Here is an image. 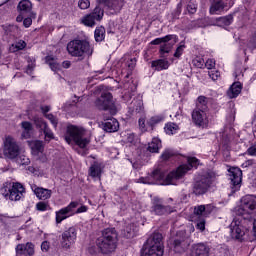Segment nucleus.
I'll return each mask as SVG.
<instances>
[{
	"mask_svg": "<svg viewBox=\"0 0 256 256\" xmlns=\"http://www.w3.org/2000/svg\"><path fill=\"white\" fill-rule=\"evenodd\" d=\"M164 253L163 234L159 232L153 233L141 249V256H163Z\"/></svg>",
	"mask_w": 256,
	"mask_h": 256,
	"instance_id": "nucleus-4",
	"label": "nucleus"
},
{
	"mask_svg": "<svg viewBox=\"0 0 256 256\" xmlns=\"http://www.w3.org/2000/svg\"><path fill=\"white\" fill-rule=\"evenodd\" d=\"M173 245L177 253H181V251H185V244H183V239H175Z\"/></svg>",
	"mask_w": 256,
	"mask_h": 256,
	"instance_id": "nucleus-44",
	"label": "nucleus"
},
{
	"mask_svg": "<svg viewBox=\"0 0 256 256\" xmlns=\"http://www.w3.org/2000/svg\"><path fill=\"white\" fill-rule=\"evenodd\" d=\"M243 221V216H238V218H234L232 223L230 224V235L232 239H243L245 235V229L241 225Z\"/></svg>",
	"mask_w": 256,
	"mask_h": 256,
	"instance_id": "nucleus-16",
	"label": "nucleus"
},
{
	"mask_svg": "<svg viewBox=\"0 0 256 256\" xmlns=\"http://www.w3.org/2000/svg\"><path fill=\"white\" fill-rule=\"evenodd\" d=\"M164 131L167 135H175L179 131V126L175 123H168L164 127Z\"/></svg>",
	"mask_w": 256,
	"mask_h": 256,
	"instance_id": "nucleus-41",
	"label": "nucleus"
},
{
	"mask_svg": "<svg viewBox=\"0 0 256 256\" xmlns=\"http://www.w3.org/2000/svg\"><path fill=\"white\" fill-rule=\"evenodd\" d=\"M67 51L71 57H77L83 61L86 57L93 55V45L87 40H72L67 44Z\"/></svg>",
	"mask_w": 256,
	"mask_h": 256,
	"instance_id": "nucleus-5",
	"label": "nucleus"
},
{
	"mask_svg": "<svg viewBox=\"0 0 256 256\" xmlns=\"http://www.w3.org/2000/svg\"><path fill=\"white\" fill-rule=\"evenodd\" d=\"M215 181V173L213 172H202L195 178L193 185L194 195H205L209 191L211 185Z\"/></svg>",
	"mask_w": 256,
	"mask_h": 256,
	"instance_id": "nucleus-7",
	"label": "nucleus"
},
{
	"mask_svg": "<svg viewBox=\"0 0 256 256\" xmlns=\"http://www.w3.org/2000/svg\"><path fill=\"white\" fill-rule=\"evenodd\" d=\"M77 242V228L69 227L61 234L60 244L63 249H71Z\"/></svg>",
	"mask_w": 256,
	"mask_h": 256,
	"instance_id": "nucleus-10",
	"label": "nucleus"
},
{
	"mask_svg": "<svg viewBox=\"0 0 256 256\" xmlns=\"http://www.w3.org/2000/svg\"><path fill=\"white\" fill-rule=\"evenodd\" d=\"M41 249L42 251H49V242L48 241L42 242Z\"/></svg>",
	"mask_w": 256,
	"mask_h": 256,
	"instance_id": "nucleus-63",
	"label": "nucleus"
},
{
	"mask_svg": "<svg viewBox=\"0 0 256 256\" xmlns=\"http://www.w3.org/2000/svg\"><path fill=\"white\" fill-rule=\"evenodd\" d=\"M243 177V171H241V168H231L230 169V181H231V185L232 187V191L233 193H235V191H239V188L241 187V181Z\"/></svg>",
	"mask_w": 256,
	"mask_h": 256,
	"instance_id": "nucleus-17",
	"label": "nucleus"
},
{
	"mask_svg": "<svg viewBox=\"0 0 256 256\" xmlns=\"http://www.w3.org/2000/svg\"><path fill=\"white\" fill-rule=\"evenodd\" d=\"M215 59L210 58L205 62V67H207L208 69H215Z\"/></svg>",
	"mask_w": 256,
	"mask_h": 256,
	"instance_id": "nucleus-55",
	"label": "nucleus"
},
{
	"mask_svg": "<svg viewBox=\"0 0 256 256\" xmlns=\"http://www.w3.org/2000/svg\"><path fill=\"white\" fill-rule=\"evenodd\" d=\"M183 49H185V45L181 44L175 51L174 53V57H180L181 55H183Z\"/></svg>",
	"mask_w": 256,
	"mask_h": 256,
	"instance_id": "nucleus-56",
	"label": "nucleus"
},
{
	"mask_svg": "<svg viewBox=\"0 0 256 256\" xmlns=\"http://www.w3.org/2000/svg\"><path fill=\"white\" fill-rule=\"evenodd\" d=\"M22 131V139H31V135H33V124L28 121H23L21 123Z\"/></svg>",
	"mask_w": 256,
	"mask_h": 256,
	"instance_id": "nucleus-27",
	"label": "nucleus"
},
{
	"mask_svg": "<svg viewBox=\"0 0 256 256\" xmlns=\"http://www.w3.org/2000/svg\"><path fill=\"white\" fill-rule=\"evenodd\" d=\"M138 125H139V129H140V131H142V133H146V131H149V126L145 123V118H140L138 120Z\"/></svg>",
	"mask_w": 256,
	"mask_h": 256,
	"instance_id": "nucleus-47",
	"label": "nucleus"
},
{
	"mask_svg": "<svg viewBox=\"0 0 256 256\" xmlns=\"http://www.w3.org/2000/svg\"><path fill=\"white\" fill-rule=\"evenodd\" d=\"M33 69H35V66H33V64H29L26 68L27 75H33Z\"/></svg>",
	"mask_w": 256,
	"mask_h": 256,
	"instance_id": "nucleus-62",
	"label": "nucleus"
},
{
	"mask_svg": "<svg viewBox=\"0 0 256 256\" xmlns=\"http://www.w3.org/2000/svg\"><path fill=\"white\" fill-rule=\"evenodd\" d=\"M23 25H24V27H26V28L31 27V25H33V19H31V17L25 18V19L23 20Z\"/></svg>",
	"mask_w": 256,
	"mask_h": 256,
	"instance_id": "nucleus-58",
	"label": "nucleus"
},
{
	"mask_svg": "<svg viewBox=\"0 0 256 256\" xmlns=\"http://www.w3.org/2000/svg\"><path fill=\"white\" fill-rule=\"evenodd\" d=\"M130 109L133 113H141L143 111V100L134 99L130 105Z\"/></svg>",
	"mask_w": 256,
	"mask_h": 256,
	"instance_id": "nucleus-35",
	"label": "nucleus"
},
{
	"mask_svg": "<svg viewBox=\"0 0 256 256\" xmlns=\"http://www.w3.org/2000/svg\"><path fill=\"white\" fill-rule=\"evenodd\" d=\"M46 63L49 65L50 69L57 73L59 69H61V65L57 62V59L53 58L52 56H46Z\"/></svg>",
	"mask_w": 256,
	"mask_h": 256,
	"instance_id": "nucleus-33",
	"label": "nucleus"
},
{
	"mask_svg": "<svg viewBox=\"0 0 256 256\" xmlns=\"http://www.w3.org/2000/svg\"><path fill=\"white\" fill-rule=\"evenodd\" d=\"M64 139L68 145H77L80 149H86L91 143V137L83 126L68 125L64 134Z\"/></svg>",
	"mask_w": 256,
	"mask_h": 256,
	"instance_id": "nucleus-2",
	"label": "nucleus"
},
{
	"mask_svg": "<svg viewBox=\"0 0 256 256\" xmlns=\"http://www.w3.org/2000/svg\"><path fill=\"white\" fill-rule=\"evenodd\" d=\"M209 77L212 79V81H217V79L221 77V73L217 70H212L209 72Z\"/></svg>",
	"mask_w": 256,
	"mask_h": 256,
	"instance_id": "nucleus-53",
	"label": "nucleus"
},
{
	"mask_svg": "<svg viewBox=\"0 0 256 256\" xmlns=\"http://www.w3.org/2000/svg\"><path fill=\"white\" fill-rule=\"evenodd\" d=\"M137 231V226L135 224H128L124 229V237L127 239H131V237H135V232Z\"/></svg>",
	"mask_w": 256,
	"mask_h": 256,
	"instance_id": "nucleus-37",
	"label": "nucleus"
},
{
	"mask_svg": "<svg viewBox=\"0 0 256 256\" xmlns=\"http://www.w3.org/2000/svg\"><path fill=\"white\" fill-rule=\"evenodd\" d=\"M209 207H211L210 205H200V206H196L194 208V213L195 215H207V213H210L209 212Z\"/></svg>",
	"mask_w": 256,
	"mask_h": 256,
	"instance_id": "nucleus-42",
	"label": "nucleus"
},
{
	"mask_svg": "<svg viewBox=\"0 0 256 256\" xmlns=\"http://www.w3.org/2000/svg\"><path fill=\"white\" fill-rule=\"evenodd\" d=\"M106 7L117 13L123 9V0H108V2H106Z\"/></svg>",
	"mask_w": 256,
	"mask_h": 256,
	"instance_id": "nucleus-31",
	"label": "nucleus"
},
{
	"mask_svg": "<svg viewBox=\"0 0 256 256\" xmlns=\"http://www.w3.org/2000/svg\"><path fill=\"white\" fill-rule=\"evenodd\" d=\"M32 190L37 198L42 201H46V199H51L52 191L45 188H39L37 186L32 187Z\"/></svg>",
	"mask_w": 256,
	"mask_h": 256,
	"instance_id": "nucleus-23",
	"label": "nucleus"
},
{
	"mask_svg": "<svg viewBox=\"0 0 256 256\" xmlns=\"http://www.w3.org/2000/svg\"><path fill=\"white\" fill-rule=\"evenodd\" d=\"M136 63H137V60L135 58L130 59V61L128 62L129 69H135Z\"/></svg>",
	"mask_w": 256,
	"mask_h": 256,
	"instance_id": "nucleus-61",
	"label": "nucleus"
},
{
	"mask_svg": "<svg viewBox=\"0 0 256 256\" xmlns=\"http://www.w3.org/2000/svg\"><path fill=\"white\" fill-rule=\"evenodd\" d=\"M104 11L101 7L96 6L92 13L81 18L82 25L86 27H95V23L97 21H101L103 19Z\"/></svg>",
	"mask_w": 256,
	"mask_h": 256,
	"instance_id": "nucleus-14",
	"label": "nucleus"
},
{
	"mask_svg": "<svg viewBox=\"0 0 256 256\" xmlns=\"http://www.w3.org/2000/svg\"><path fill=\"white\" fill-rule=\"evenodd\" d=\"M79 207V202L72 201L64 208L56 211V223H61L65 221V219H69V217H73L75 215V208Z\"/></svg>",
	"mask_w": 256,
	"mask_h": 256,
	"instance_id": "nucleus-13",
	"label": "nucleus"
},
{
	"mask_svg": "<svg viewBox=\"0 0 256 256\" xmlns=\"http://www.w3.org/2000/svg\"><path fill=\"white\" fill-rule=\"evenodd\" d=\"M165 118L162 115H157V116H152L148 121H147V126L150 127L151 131H153V128L155 125H159L161 121H163Z\"/></svg>",
	"mask_w": 256,
	"mask_h": 256,
	"instance_id": "nucleus-39",
	"label": "nucleus"
},
{
	"mask_svg": "<svg viewBox=\"0 0 256 256\" xmlns=\"http://www.w3.org/2000/svg\"><path fill=\"white\" fill-rule=\"evenodd\" d=\"M18 9L23 13H29L33 9V4L29 0H21L18 3Z\"/></svg>",
	"mask_w": 256,
	"mask_h": 256,
	"instance_id": "nucleus-34",
	"label": "nucleus"
},
{
	"mask_svg": "<svg viewBox=\"0 0 256 256\" xmlns=\"http://www.w3.org/2000/svg\"><path fill=\"white\" fill-rule=\"evenodd\" d=\"M175 43H177V41L173 38L162 42L160 46V54L165 55V53H169L173 49V45H175Z\"/></svg>",
	"mask_w": 256,
	"mask_h": 256,
	"instance_id": "nucleus-30",
	"label": "nucleus"
},
{
	"mask_svg": "<svg viewBox=\"0 0 256 256\" xmlns=\"http://www.w3.org/2000/svg\"><path fill=\"white\" fill-rule=\"evenodd\" d=\"M45 117L50 120V123L53 125V127H57V124L59 122L57 121V118L53 114H46Z\"/></svg>",
	"mask_w": 256,
	"mask_h": 256,
	"instance_id": "nucleus-54",
	"label": "nucleus"
},
{
	"mask_svg": "<svg viewBox=\"0 0 256 256\" xmlns=\"http://www.w3.org/2000/svg\"><path fill=\"white\" fill-rule=\"evenodd\" d=\"M163 145L161 144V139L154 137L152 138V141L148 143V148L147 150L150 153H159V149H161Z\"/></svg>",
	"mask_w": 256,
	"mask_h": 256,
	"instance_id": "nucleus-29",
	"label": "nucleus"
},
{
	"mask_svg": "<svg viewBox=\"0 0 256 256\" xmlns=\"http://www.w3.org/2000/svg\"><path fill=\"white\" fill-rule=\"evenodd\" d=\"M89 208L85 205L80 206L77 210H75V215H78L79 213H87Z\"/></svg>",
	"mask_w": 256,
	"mask_h": 256,
	"instance_id": "nucleus-57",
	"label": "nucleus"
},
{
	"mask_svg": "<svg viewBox=\"0 0 256 256\" xmlns=\"http://www.w3.org/2000/svg\"><path fill=\"white\" fill-rule=\"evenodd\" d=\"M173 155H175V152L172 149H165L161 154V159L163 161H167V160L171 159V157H173Z\"/></svg>",
	"mask_w": 256,
	"mask_h": 256,
	"instance_id": "nucleus-46",
	"label": "nucleus"
},
{
	"mask_svg": "<svg viewBox=\"0 0 256 256\" xmlns=\"http://www.w3.org/2000/svg\"><path fill=\"white\" fill-rule=\"evenodd\" d=\"M151 67L155 71H164L165 69H169V61L166 59L155 60L152 61Z\"/></svg>",
	"mask_w": 256,
	"mask_h": 256,
	"instance_id": "nucleus-28",
	"label": "nucleus"
},
{
	"mask_svg": "<svg viewBox=\"0 0 256 256\" xmlns=\"http://www.w3.org/2000/svg\"><path fill=\"white\" fill-rule=\"evenodd\" d=\"M101 173H103V164L95 161L89 168V175L93 179H101Z\"/></svg>",
	"mask_w": 256,
	"mask_h": 256,
	"instance_id": "nucleus-22",
	"label": "nucleus"
},
{
	"mask_svg": "<svg viewBox=\"0 0 256 256\" xmlns=\"http://www.w3.org/2000/svg\"><path fill=\"white\" fill-rule=\"evenodd\" d=\"M253 237L256 238V219L253 221V228H252Z\"/></svg>",
	"mask_w": 256,
	"mask_h": 256,
	"instance_id": "nucleus-64",
	"label": "nucleus"
},
{
	"mask_svg": "<svg viewBox=\"0 0 256 256\" xmlns=\"http://www.w3.org/2000/svg\"><path fill=\"white\" fill-rule=\"evenodd\" d=\"M78 7H79V9H82V10L89 9V7H91V1H89V0H79L78 1Z\"/></svg>",
	"mask_w": 256,
	"mask_h": 256,
	"instance_id": "nucleus-48",
	"label": "nucleus"
},
{
	"mask_svg": "<svg viewBox=\"0 0 256 256\" xmlns=\"http://www.w3.org/2000/svg\"><path fill=\"white\" fill-rule=\"evenodd\" d=\"M159 203H161V199L159 197H154L151 210L154 215H169V213L173 212L170 206H163Z\"/></svg>",
	"mask_w": 256,
	"mask_h": 256,
	"instance_id": "nucleus-19",
	"label": "nucleus"
},
{
	"mask_svg": "<svg viewBox=\"0 0 256 256\" xmlns=\"http://www.w3.org/2000/svg\"><path fill=\"white\" fill-rule=\"evenodd\" d=\"M31 149L34 155H39V153H43V149H44L43 142L39 140L32 142Z\"/></svg>",
	"mask_w": 256,
	"mask_h": 256,
	"instance_id": "nucleus-40",
	"label": "nucleus"
},
{
	"mask_svg": "<svg viewBox=\"0 0 256 256\" xmlns=\"http://www.w3.org/2000/svg\"><path fill=\"white\" fill-rule=\"evenodd\" d=\"M194 110L206 112L209 111V98L199 96L196 100V108Z\"/></svg>",
	"mask_w": 256,
	"mask_h": 256,
	"instance_id": "nucleus-26",
	"label": "nucleus"
},
{
	"mask_svg": "<svg viewBox=\"0 0 256 256\" xmlns=\"http://www.w3.org/2000/svg\"><path fill=\"white\" fill-rule=\"evenodd\" d=\"M248 155H252L256 157V144L252 145L250 148H248Z\"/></svg>",
	"mask_w": 256,
	"mask_h": 256,
	"instance_id": "nucleus-60",
	"label": "nucleus"
},
{
	"mask_svg": "<svg viewBox=\"0 0 256 256\" xmlns=\"http://www.w3.org/2000/svg\"><path fill=\"white\" fill-rule=\"evenodd\" d=\"M96 246L104 255H109L117 249V231L115 228H106L96 240Z\"/></svg>",
	"mask_w": 256,
	"mask_h": 256,
	"instance_id": "nucleus-3",
	"label": "nucleus"
},
{
	"mask_svg": "<svg viewBox=\"0 0 256 256\" xmlns=\"http://www.w3.org/2000/svg\"><path fill=\"white\" fill-rule=\"evenodd\" d=\"M192 120L198 127L205 128L209 125V117L207 116V112L203 110L194 109L192 111Z\"/></svg>",
	"mask_w": 256,
	"mask_h": 256,
	"instance_id": "nucleus-18",
	"label": "nucleus"
},
{
	"mask_svg": "<svg viewBox=\"0 0 256 256\" xmlns=\"http://www.w3.org/2000/svg\"><path fill=\"white\" fill-rule=\"evenodd\" d=\"M33 121L36 128L40 129V131L43 132L45 137L44 141L46 143H49L50 141H52V139H55V134L53 133L51 128H49V125H47V122H45L43 118H40L39 116H35L33 118Z\"/></svg>",
	"mask_w": 256,
	"mask_h": 256,
	"instance_id": "nucleus-15",
	"label": "nucleus"
},
{
	"mask_svg": "<svg viewBox=\"0 0 256 256\" xmlns=\"http://www.w3.org/2000/svg\"><path fill=\"white\" fill-rule=\"evenodd\" d=\"M37 211H47L49 209V204L47 202H38L36 204Z\"/></svg>",
	"mask_w": 256,
	"mask_h": 256,
	"instance_id": "nucleus-51",
	"label": "nucleus"
},
{
	"mask_svg": "<svg viewBox=\"0 0 256 256\" xmlns=\"http://www.w3.org/2000/svg\"><path fill=\"white\" fill-rule=\"evenodd\" d=\"M232 23H233L232 15L217 18V25H219V27H228V25H231Z\"/></svg>",
	"mask_w": 256,
	"mask_h": 256,
	"instance_id": "nucleus-36",
	"label": "nucleus"
},
{
	"mask_svg": "<svg viewBox=\"0 0 256 256\" xmlns=\"http://www.w3.org/2000/svg\"><path fill=\"white\" fill-rule=\"evenodd\" d=\"M21 153V149H19V145L17 144V141L14 140L11 136H6L4 140V155L8 159H16V157H19V154Z\"/></svg>",
	"mask_w": 256,
	"mask_h": 256,
	"instance_id": "nucleus-11",
	"label": "nucleus"
},
{
	"mask_svg": "<svg viewBox=\"0 0 256 256\" xmlns=\"http://www.w3.org/2000/svg\"><path fill=\"white\" fill-rule=\"evenodd\" d=\"M14 47L17 51H23V49L27 47V43L23 40H19L18 42L15 43Z\"/></svg>",
	"mask_w": 256,
	"mask_h": 256,
	"instance_id": "nucleus-52",
	"label": "nucleus"
},
{
	"mask_svg": "<svg viewBox=\"0 0 256 256\" xmlns=\"http://www.w3.org/2000/svg\"><path fill=\"white\" fill-rule=\"evenodd\" d=\"M94 37H95V41H97V43H101V41H104L105 27H103V26L97 27L94 31Z\"/></svg>",
	"mask_w": 256,
	"mask_h": 256,
	"instance_id": "nucleus-38",
	"label": "nucleus"
},
{
	"mask_svg": "<svg viewBox=\"0 0 256 256\" xmlns=\"http://www.w3.org/2000/svg\"><path fill=\"white\" fill-rule=\"evenodd\" d=\"M187 11L188 13H190V15H193L195 13H197V4H195L194 2H189L187 4Z\"/></svg>",
	"mask_w": 256,
	"mask_h": 256,
	"instance_id": "nucleus-49",
	"label": "nucleus"
},
{
	"mask_svg": "<svg viewBox=\"0 0 256 256\" xmlns=\"http://www.w3.org/2000/svg\"><path fill=\"white\" fill-rule=\"evenodd\" d=\"M196 228L199 231H205V221L204 220H200L199 222H197Z\"/></svg>",
	"mask_w": 256,
	"mask_h": 256,
	"instance_id": "nucleus-59",
	"label": "nucleus"
},
{
	"mask_svg": "<svg viewBox=\"0 0 256 256\" xmlns=\"http://www.w3.org/2000/svg\"><path fill=\"white\" fill-rule=\"evenodd\" d=\"M104 130L108 133H115L116 131H119V121L115 118L107 119L104 123Z\"/></svg>",
	"mask_w": 256,
	"mask_h": 256,
	"instance_id": "nucleus-25",
	"label": "nucleus"
},
{
	"mask_svg": "<svg viewBox=\"0 0 256 256\" xmlns=\"http://www.w3.org/2000/svg\"><path fill=\"white\" fill-rule=\"evenodd\" d=\"M235 5V0H213L210 6V15H221L223 11H228Z\"/></svg>",
	"mask_w": 256,
	"mask_h": 256,
	"instance_id": "nucleus-12",
	"label": "nucleus"
},
{
	"mask_svg": "<svg viewBox=\"0 0 256 256\" xmlns=\"http://www.w3.org/2000/svg\"><path fill=\"white\" fill-rule=\"evenodd\" d=\"M199 159L196 157H189L188 164L180 165L176 170L170 172L166 177L165 173L156 169L146 177L139 178V183L144 185H175V181L181 179L187 171H191L193 167L197 168Z\"/></svg>",
	"mask_w": 256,
	"mask_h": 256,
	"instance_id": "nucleus-1",
	"label": "nucleus"
},
{
	"mask_svg": "<svg viewBox=\"0 0 256 256\" xmlns=\"http://www.w3.org/2000/svg\"><path fill=\"white\" fill-rule=\"evenodd\" d=\"M253 211H256V196L246 195L241 198V205L237 206L234 211V217H251Z\"/></svg>",
	"mask_w": 256,
	"mask_h": 256,
	"instance_id": "nucleus-8",
	"label": "nucleus"
},
{
	"mask_svg": "<svg viewBox=\"0 0 256 256\" xmlns=\"http://www.w3.org/2000/svg\"><path fill=\"white\" fill-rule=\"evenodd\" d=\"M192 63L194 67H197L198 69H203L205 67V60L203 58L197 56L192 60Z\"/></svg>",
	"mask_w": 256,
	"mask_h": 256,
	"instance_id": "nucleus-45",
	"label": "nucleus"
},
{
	"mask_svg": "<svg viewBox=\"0 0 256 256\" xmlns=\"http://www.w3.org/2000/svg\"><path fill=\"white\" fill-rule=\"evenodd\" d=\"M211 249L203 243L193 245L191 256H209Z\"/></svg>",
	"mask_w": 256,
	"mask_h": 256,
	"instance_id": "nucleus-21",
	"label": "nucleus"
},
{
	"mask_svg": "<svg viewBox=\"0 0 256 256\" xmlns=\"http://www.w3.org/2000/svg\"><path fill=\"white\" fill-rule=\"evenodd\" d=\"M17 163L19 165H29L31 163V160H29V158L25 155H21L19 156V158L17 159Z\"/></svg>",
	"mask_w": 256,
	"mask_h": 256,
	"instance_id": "nucleus-50",
	"label": "nucleus"
},
{
	"mask_svg": "<svg viewBox=\"0 0 256 256\" xmlns=\"http://www.w3.org/2000/svg\"><path fill=\"white\" fill-rule=\"evenodd\" d=\"M124 88L127 89V91L124 94V98L131 99L133 93L137 91V84H135L134 82H128L124 84Z\"/></svg>",
	"mask_w": 256,
	"mask_h": 256,
	"instance_id": "nucleus-32",
	"label": "nucleus"
},
{
	"mask_svg": "<svg viewBox=\"0 0 256 256\" xmlns=\"http://www.w3.org/2000/svg\"><path fill=\"white\" fill-rule=\"evenodd\" d=\"M16 256H33L35 255V246L33 243L18 244L15 248Z\"/></svg>",
	"mask_w": 256,
	"mask_h": 256,
	"instance_id": "nucleus-20",
	"label": "nucleus"
},
{
	"mask_svg": "<svg viewBox=\"0 0 256 256\" xmlns=\"http://www.w3.org/2000/svg\"><path fill=\"white\" fill-rule=\"evenodd\" d=\"M95 107L100 111H111L115 115V103L111 92H102L101 96L95 101Z\"/></svg>",
	"mask_w": 256,
	"mask_h": 256,
	"instance_id": "nucleus-9",
	"label": "nucleus"
},
{
	"mask_svg": "<svg viewBox=\"0 0 256 256\" xmlns=\"http://www.w3.org/2000/svg\"><path fill=\"white\" fill-rule=\"evenodd\" d=\"M0 195L9 201H21L25 197V187L19 182H5L0 188Z\"/></svg>",
	"mask_w": 256,
	"mask_h": 256,
	"instance_id": "nucleus-6",
	"label": "nucleus"
},
{
	"mask_svg": "<svg viewBox=\"0 0 256 256\" xmlns=\"http://www.w3.org/2000/svg\"><path fill=\"white\" fill-rule=\"evenodd\" d=\"M241 89H243L241 82H234L227 91L228 97L230 99H235L236 97H239V95L241 94Z\"/></svg>",
	"mask_w": 256,
	"mask_h": 256,
	"instance_id": "nucleus-24",
	"label": "nucleus"
},
{
	"mask_svg": "<svg viewBox=\"0 0 256 256\" xmlns=\"http://www.w3.org/2000/svg\"><path fill=\"white\" fill-rule=\"evenodd\" d=\"M171 39H175V36L167 35V36L162 37V38H156V39L151 41V45H161V44H163L164 41H171Z\"/></svg>",
	"mask_w": 256,
	"mask_h": 256,
	"instance_id": "nucleus-43",
	"label": "nucleus"
}]
</instances>
